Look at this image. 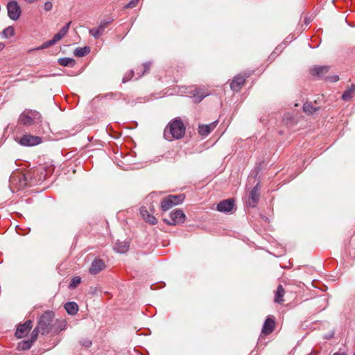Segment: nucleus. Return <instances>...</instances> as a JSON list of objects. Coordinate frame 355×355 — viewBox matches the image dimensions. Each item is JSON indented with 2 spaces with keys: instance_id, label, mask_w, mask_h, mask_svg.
Here are the masks:
<instances>
[{
  "instance_id": "f257e3e1",
  "label": "nucleus",
  "mask_w": 355,
  "mask_h": 355,
  "mask_svg": "<svg viewBox=\"0 0 355 355\" xmlns=\"http://www.w3.org/2000/svg\"><path fill=\"white\" fill-rule=\"evenodd\" d=\"M186 127L180 117L171 120L164 130V137L171 141L182 139L185 135Z\"/></svg>"
},
{
  "instance_id": "f03ea898",
  "label": "nucleus",
  "mask_w": 355,
  "mask_h": 355,
  "mask_svg": "<svg viewBox=\"0 0 355 355\" xmlns=\"http://www.w3.org/2000/svg\"><path fill=\"white\" fill-rule=\"evenodd\" d=\"M41 120V114L37 111L32 110H26L19 117V123L26 126L40 123Z\"/></svg>"
},
{
  "instance_id": "7ed1b4c3",
  "label": "nucleus",
  "mask_w": 355,
  "mask_h": 355,
  "mask_svg": "<svg viewBox=\"0 0 355 355\" xmlns=\"http://www.w3.org/2000/svg\"><path fill=\"white\" fill-rule=\"evenodd\" d=\"M184 199V196L183 194L169 195L161 202V209L162 211H166L172 207L182 203Z\"/></svg>"
},
{
  "instance_id": "20e7f679",
  "label": "nucleus",
  "mask_w": 355,
  "mask_h": 355,
  "mask_svg": "<svg viewBox=\"0 0 355 355\" xmlns=\"http://www.w3.org/2000/svg\"><path fill=\"white\" fill-rule=\"evenodd\" d=\"M53 316V314L52 312L47 311L40 318L37 327L40 330L42 334L49 332L51 328Z\"/></svg>"
},
{
  "instance_id": "39448f33",
  "label": "nucleus",
  "mask_w": 355,
  "mask_h": 355,
  "mask_svg": "<svg viewBox=\"0 0 355 355\" xmlns=\"http://www.w3.org/2000/svg\"><path fill=\"white\" fill-rule=\"evenodd\" d=\"M70 24H71V21H69L65 26H64L59 31V32L57 33L54 35V37L52 40H50L49 41H46V42H44L40 46L37 47V49L42 50V49H47L49 46L57 43L60 40H62L65 36V35L68 33L69 27H70Z\"/></svg>"
},
{
  "instance_id": "423d86ee",
  "label": "nucleus",
  "mask_w": 355,
  "mask_h": 355,
  "mask_svg": "<svg viewBox=\"0 0 355 355\" xmlns=\"http://www.w3.org/2000/svg\"><path fill=\"white\" fill-rule=\"evenodd\" d=\"M186 216L182 210L175 209L169 214V218H164V222L170 225H177L185 221Z\"/></svg>"
},
{
  "instance_id": "0eeeda50",
  "label": "nucleus",
  "mask_w": 355,
  "mask_h": 355,
  "mask_svg": "<svg viewBox=\"0 0 355 355\" xmlns=\"http://www.w3.org/2000/svg\"><path fill=\"white\" fill-rule=\"evenodd\" d=\"M17 141L23 146H34L40 144L42 139L40 137L26 134L17 139Z\"/></svg>"
},
{
  "instance_id": "6e6552de",
  "label": "nucleus",
  "mask_w": 355,
  "mask_h": 355,
  "mask_svg": "<svg viewBox=\"0 0 355 355\" xmlns=\"http://www.w3.org/2000/svg\"><path fill=\"white\" fill-rule=\"evenodd\" d=\"M8 15L12 20H17L21 12V7L16 1H10L7 5Z\"/></svg>"
},
{
  "instance_id": "1a4fd4ad",
  "label": "nucleus",
  "mask_w": 355,
  "mask_h": 355,
  "mask_svg": "<svg viewBox=\"0 0 355 355\" xmlns=\"http://www.w3.org/2000/svg\"><path fill=\"white\" fill-rule=\"evenodd\" d=\"M234 200L232 198L223 200L217 205V210L220 212H230L234 207Z\"/></svg>"
},
{
  "instance_id": "9d476101",
  "label": "nucleus",
  "mask_w": 355,
  "mask_h": 355,
  "mask_svg": "<svg viewBox=\"0 0 355 355\" xmlns=\"http://www.w3.org/2000/svg\"><path fill=\"white\" fill-rule=\"evenodd\" d=\"M32 328L31 320H27L24 324H20L17 328L15 336L18 338L24 337Z\"/></svg>"
},
{
  "instance_id": "9b49d317",
  "label": "nucleus",
  "mask_w": 355,
  "mask_h": 355,
  "mask_svg": "<svg viewBox=\"0 0 355 355\" xmlns=\"http://www.w3.org/2000/svg\"><path fill=\"white\" fill-rule=\"evenodd\" d=\"M105 267V262L100 259H95L89 268V272L92 275H96Z\"/></svg>"
},
{
  "instance_id": "f8f14e48",
  "label": "nucleus",
  "mask_w": 355,
  "mask_h": 355,
  "mask_svg": "<svg viewBox=\"0 0 355 355\" xmlns=\"http://www.w3.org/2000/svg\"><path fill=\"white\" fill-rule=\"evenodd\" d=\"M140 214L142 218L151 225H155L157 223V218L153 216V214L149 212L147 207L142 206L140 208Z\"/></svg>"
},
{
  "instance_id": "ddd939ff",
  "label": "nucleus",
  "mask_w": 355,
  "mask_h": 355,
  "mask_svg": "<svg viewBox=\"0 0 355 355\" xmlns=\"http://www.w3.org/2000/svg\"><path fill=\"white\" fill-rule=\"evenodd\" d=\"M259 184L257 183L256 186L251 190L249 196V205L251 207H255L259 199Z\"/></svg>"
},
{
  "instance_id": "4468645a",
  "label": "nucleus",
  "mask_w": 355,
  "mask_h": 355,
  "mask_svg": "<svg viewBox=\"0 0 355 355\" xmlns=\"http://www.w3.org/2000/svg\"><path fill=\"white\" fill-rule=\"evenodd\" d=\"M275 327V320L271 318L268 317L263 323L261 333L264 335H268L273 331Z\"/></svg>"
},
{
  "instance_id": "2eb2a0df",
  "label": "nucleus",
  "mask_w": 355,
  "mask_h": 355,
  "mask_svg": "<svg viewBox=\"0 0 355 355\" xmlns=\"http://www.w3.org/2000/svg\"><path fill=\"white\" fill-rule=\"evenodd\" d=\"M245 81L244 76H236L230 84V87L234 92H239Z\"/></svg>"
},
{
  "instance_id": "dca6fc26",
  "label": "nucleus",
  "mask_w": 355,
  "mask_h": 355,
  "mask_svg": "<svg viewBox=\"0 0 355 355\" xmlns=\"http://www.w3.org/2000/svg\"><path fill=\"white\" fill-rule=\"evenodd\" d=\"M217 121H214L209 125H200L198 127V132L200 135L206 137L216 126Z\"/></svg>"
},
{
  "instance_id": "f3484780",
  "label": "nucleus",
  "mask_w": 355,
  "mask_h": 355,
  "mask_svg": "<svg viewBox=\"0 0 355 355\" xmlns=\"http://www.w3.org/2000/svg\"><path fill=\"white\" fill-rule=\"evenodd\" d=\"M329 69L328 66H315L311 69V72L318 78H322L329 71Z\"/></svg>"
},
{
  "instance_id": "a211bd4d",
  "label": "nucleus",
  "mask_w": 355,
  "mask_h": 355,
  "mask_svg": "<svg viewBox=\"0 0 355 355\" xmlns=\"http://www.w3.org/2000/svg\"><path fill=\"white\" fill-rule=\"evenodd\" d=\"M129 249V243L118 240L114 247V250L119 253H125Z\"/></svg>"
},
{
  "instance_id": "6ab92c4d",
  "label": "nucleus",
  "mask_w": 355,
  "mask_h": 355,
  "mask_svg": "<svg viewBox=\"0 0 355 355\" xmlns=\"http://www.w3.org/2000/svg\"><path fill=\"white\" fill-rule=\"evenodd\" d=\"M64 309L68 313V314L73 315L76 314L78 311V304L74 302H67L64 306Z\"/></svg>"
},
{
  "instance_id": "aec40b11",
  "label": "nucleus",
  "mask_w": 355,
  "mask_h": 355,
  "mask_svg": "<svg viewBox=\"0 0 355 355\" xmlns=\"http://www.w3.org/2000/svg\"><path fill=\"white\" fill-rule=\"evenodd\" d=\"M285 291L282 286V285H279L277 288L275 295V302L279 304H281L284 302V295Z\"/></svg>"
},
{
  "instance_id": "412c9836",
  "label": "nucleus",
  "mask_w": 355,
  "mask_h": 355,
  "mask_svg": "<svg viewBox=\"0 0 355 355\" xmlns=\"http://www.w3.org/2000/svg\"><path fill=\"white\" fill-rule=\"evenodd\" d=\"M105 28L103 26L99 24L97 28H91L89 31V33L91 35H92L95 39H98L101 35L104 33Z\"/></svg>"
},
{
  "instance_id": "4be33fe9",
  "label": "nucleus",
  "mask_w": 355,
  "mask_h": 355,
  "mask_svg": "<svg viewBox=\"0 0 355 355\" xmlns=\"http://www.w3.org/2000/svg\"><path fill=\"white\" fill-rule=\"evenodd\" d=\"M355 94V85H352L349 88L344 92L342 95V99L348 101H349Z\"/></svg>"
},
{
  "instance_id": "5701e85b",
  "label": "nucleus",
  "mask_w": 355,
  "mask_h": 355,
  "mask_svg": "<svg viewBox=\"0 0 355 355\" xmlns=\"http://www.w3.org/2000/svg\"><path fill=\"white\" fill-rule=\"evenodd\" d=\"M90 52V49L88 46L76 48L74 50L73 54L76 57H83Z\"/></svg>"
},
{
  "instance_id": "b1692460",
  "label": "nucleus",
  "mask_w": 355,
  "mask_h": 355,
  "mask_svg": "<svg viewBox=\"0 0 355 355\" xmlns=\"http://www.w3.org/2000/svg\"><path fill=\"white\" fill-rule=\"evenodd\" d=\"M33 343L29 339L27 340H22L18 343L17 348L19 350H27L31 347Z\"/></svg>"
},
{
  "instance_id": "393cba45",
  "label": "nucleus",
  "mask_w": 355,
  "mask_h": 355,
  "mask_svg": "<svg viewBox=\"0 0 355 355\" xmlns=\"http://www.w3.org/2000/svg\"><path fill=\"white\" fill-rule=\"evenodd\" d=\"M58 63L63 67L72 66L75 63V60L70 58H63L58 60Z\"/></svg>"
},
{
  "instance_id": "a878e982",
  "label": "nucleus",
  "mask_w": 355,
  "mask_h": 355,
  "mask_svg": "<svg viewBox=\"0 0 355 355\" xmlns=\"http://www.w3.org/2000/svg\"><path fill=\"white\" fill-rule=\"evenodd\" d=\"M318 110L317 107H314L311 103H306L303 105V110L305 113L313 114Z\"/></svg>"
},
{
  "instance_id": "bb28decb",
  "label": "nucleus",
  "mask_w": 355,
  "mask_h": 355,
  "mask_svg": "<svg viewBox=\"0 0 355 355\" xmlns=\"http://www.w3.org/2000/svg\"><path fill=\"white\" fill-rule=\"evenodd\" d=\"M2 34L5 38H8L15 34V30L12 26H8L3 31Z\"/></svg>"
},
{
  "instance_id": "cd10ccee",
  "label": "nucleus",
  "mask_w": 355,
  "mask_h": 355,
  "mask_svg": "<svg viewBox=\"0 0 355 355\" xmlns=\"http://www.w3.org/2000/svg\"><path fill=\"white\" fill-rule=\"evenodd\" d=\"M81 282V278L78 276L73 277L70 282L69 284V288H76Z\"/></svg>"
},
{
  "instance_id": "c85d7f7f",
  "label": "nucleus",
  "mask_w": 355,
  "mask_h": 355,
  "mask_svg": "<svg viewBox=\"0 0 355 355\" xmlns=\"http://www.w3.org/2000/svg\"><path fill=\"white\" fill-rule=\"evenodd\" d=\"M143 67H144V71L143 72H141L140 70L137 69V74L139 75V78L141 77L145 73H146L150 69V62H145V63L143 64Z\"/></svg>"
},
{
  "instance_id": "c756f323",
  "label": "nucleus",
  "mask_w": 355,
  "mask_h": 355,
  "mask_svg": "<svg viewBox=\"0 0 355 355\" xmlns=\"http://www.w3.org/2000/svg\"><path fill=\"white\" fill-rule=\"evenodd\" d=\"M79 343L83 347L86 348L90 347L92 344V340L87 338H82Z\"/></svg>"
},
{
  "instance_id": "7c9ffc66",
  "label": "nucleus",
  "mask_w": 355,
  "mask_h": 355,
  "mask_svg": "<svg viewBox=\"0 0 355 355\" xmlns=\"http://www.w3.org/2000/svg\"><path fill=\"white\" fill-rule=\"evenodd\" d=\"M134 76V71L132 70H130L129 72L126 73L122 79V83H125L126 82L129 81Z\"/></svg>"
},
{
  "instance_id": "2f4dec72",
  "label": "nucleus",
  "mask_w": 355,
  "mask_h": 355,
  "mask_svg": "<svg viewBox=\"0 0 355 355\" xmlns=\"http://www.w3.org/2000/svg\"><path fill=\"white\" fill-rule=\"evenodd\" d=\"M39 332H40V330L36 327L32 331L31 338L29 340L34 343L37 338Z\"/></svg>"
},
{
  "instance_id": "473e14b6",
  "label": "nucleus",
  "mask_w": 355,
  "mask_h": 355,
  "mask_svg": "<svg viewBox=\"0 0 355 355\" xmlns=\"http://www.w3.org/2000/svg\"><path fill=\"white\" fill-rule=\"evenodd\" d=\"M139 0H130L128 3H127L124 8H133L136 7Z\"/></svg>"
},
{
  "instance_id": "72a5a7b5",
  "label": "nucleus",
  "mask_w": 355,
  "mask_h": 355,
  "mask_svg": "<svg viewBox=\"0 0 355 355\" xmlns=\"http://www.w3.org/2000/svg\"><path fill=\"white\" fill-rule=\"evenodd\" d=\"M113 21V19L112 18H110L108 19H106V20H103V21H101L100 24L101 26H103V28L105 29L106 27L110 24Z\"/></svg>"
},
{
  "instance_id": "f704fd0d",
  "label": "nucleus",
  "mask_w": 355,
  "mask_h": 355,
  "mask_svg": "<svg viewBox=\"0 0 355 355\" xmlns=\"http://www.w3.org/2000/svg\"><path fill=\"white\" fill-rule=\"evenodd\" d=\"M52 8H53V4H52L51 2L46 1V2L44 3V9L46 11H50L51 10H52Z\"/></svg>"
},
{
  "instance_id": "c9c22d12",
  "label": "nucleus",
  "mask_w": 355,
  "mask_h": 355,
  "mask_svg": "<svg viewBox=\"0 0 355 355\" xmlns=\"http://www.w3.org/2000/svg\"><path fill=\"white\" fill-rule=\"evenodd\" d=\"M327 79L329 80L331 82H336L338 80L339 78L337 75H335L327 77Z\"/></svg>"
},
{
  "instance_id": "e433bc0d",
  "label": "nucleus",
  "mask_w": 355,
  "mask_h": 355,
  "mask_svg": "<svg viewBox=\"0 0 355 355\" xmlns=\"http://www.w3.org/2000/svg\"><path fill=\"white\" fill-rule=\"evenodd\" d=\"M24 1L28 4H33V3L37 2L39 0H24Z\"/></svg>"
},
{
  "instance_id": "4c0bfd02",
  "label": "nucleus",
  "mask_w": 355,
  "mask_h": 355,
  "mask_svg": "<svg viewBox=\"0 0 355 355\" xmlns=\"http://www.w3.org/2000/svg\"><path fill=\"white\" fill-rule=\"evenodd\" d=\"M149 209H150V211H149V212H150V213H152V214H154V212H155V209H154L153 206L150 205V206L149 207Z\"/></svg>"
},
{
  "instance_id": "58836bf2",
  "label": "nucleus",
  "mask_w": 355,
  "mask_h": 355,
  "mask_svg": "<svg viewBox=\"0 0 355 355\" xmlns=\"http://www.w3.org/2000/svg\"><path fill=\"white\" fill-rule=\"evenodd\" d=\"M333 355H346L345 353L336 352Z\"/></svg>"
},
{
  "instance_id": "ea45409f",
  "label": "nucleus",
  "mask_w": 355,
  "mask_h": 355,
  "mask_svg": "<svg viewBox=\"0 0 355 355\" xmlns=\"http://www.w3.org/2000/svg\"><path fill=\"white\" fill-rule=\"evenodd\" d=\"M4 47V45L2 43H0V51H1Z\"/></svg>"
},
{
  "instance_id": "a19ab883",
  "label": "nucleus",
  "mask_w": 355,
  "mask_h": 355,
  "mask_svg": "<svg viewBox=\"0 0 355 355\" xmlns=\"http://www.w3.org/2000/svg\"><path fill=\"white\" fill-rule=\"evenodd\" d=\"M116 95H117L116 94H112V93L107 94V96H116Z\"/></svg>"
},
{
  "instance_id": "79ce46f5",
  "label": "nucleus",
  "mask_w": 355,
  "mask_h": 355,
  "mask_svg": "<svg viewBox=\"0 0 355 355\" xmlns=\"http://www.w3.org/2000/svg\"><path fill=\"white\" fill-rule=\"evenodd\" d=\"M291 119V117H290V116L289 117L286 116L284 120L285 121V120H288V119Z\"/></svg>"
},
{
  "instance_id": "37998d69",
  "label": "nucleus",
  "mask_w": 355,
  "mask_h": 355,
  "mask_svg": "<svg viewBox=\"0 0 355 355\" xmlns=\"http://www.w3.org/2000/svg\"><path fill=\"white\" fill-rule=\"evenodd\" d=\"M354 355H355V351H354Z\"/></svg>"
}]
</instances>
